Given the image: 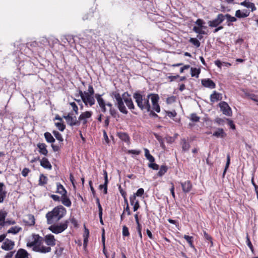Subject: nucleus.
<instances>
[{
  "label": "nucleus",
  "instance_id": "1",
  "mask_svg": "<svg viewBox=\"0 0 258 258\" xmlns=\"http://www.w3.org/2000/svg\"><path fill=\"white\" fill-rule=\"evenodd\" d=\"M66 213V209L62 206L59 205L46 213L47 223L51 225L48 227V229L52 233L57 234L62 232L68 228L69 223L68 220L55 224L65 216Z\"/></svg>",
  "mask_w": 258,
  "mask_h": 258
},
{
  "label": "nucleus",
  "instance_id": "2",
  "mask_svg": "<svg viewBox=\"0 0 258 258\" xmlns=\"http://www.w3.org/2000/svg\"><path fill=\"white\" fill-rule=\"evenodd\" d=\"M152 94L148 95L147 98H144L143 95L139 92H136L133 94V98L137 104L138 106L142 110H146L147 112L150 111V104L149 99Z\"/></svg>",
  "mask_w": 258,
  "mask_h": 258
},
{
  "label": "nucleus",
  "instance_id": "3",
  "mask_svg": "<svg viewBox=\"0 0 258 258\" xmlns=\"http://www.w3.org/2000/svg\"><path fill=\"white\" fill-rule=\"evenodd\" d=\"M112 96L116 100L115 105L117 106L119 110L123 114H127L128 111L124 104L123 97H122L117 92H112Z\"/></svg>",
  "mask_w": 258,
  "mask_h": 258
},
{
  "label": "nucleus",
  "instance_id": "4",
  "mask_svg": "<svg viewBox=\"0 0 258 258\" xmlns=\"http://www.w3.org/2000/svg\"><path fill=\"white\" fill-rule=\"evenodd\" d=\"M28 247H33V250L36 252L41 253H47L51 251V248L49 246L44 245H36L33 241L27 243Z\"/></svg>",
  "mask_w": 258,
  "mask_h": 258
},
{
  "label": "nucleus",
  "instance_id": "5",
  "mask_svg": "<svg viewBox=\"0 0 258 258\" xmlns=\"http://www.w3.org/2000/svg\"><path fill=\"white\" fill-rule=\"evenodd\" d=\"M63 118L66 119L68 124L71 126L80 125V120H77L76 116H73V114L72 113H69L67 115H63Z\"/></svg>",
  "mask_w": 258,
  "mask_h": 258
},
{
  "label": "nucleus",
  "instance_id": "6",
  "mask_svg": "<svg viewBox=\"0 0 258 258\" xmlns=\"http://www.w3.org/2000/svg\"><path fill=\"white\" fill-rule=\"evenodd\" d=\"M224 21V15L219 14L215 19L208 22V25L210 27H217Z\"/></svg>",
  "mask_w": 258,
  "mask_h": 258
},
{
  "label": "nucleus",
  "instance_id": "7",
  "mask_svg": "<svg viewBox=\"0 0 258 258\" xmlns=\"http://www.w3.org/2000/svg\"><path fill=\"white\" fill-rule=\"evenodd\" d=\"M219 106L221 111L224 115L228 116H231L232 110L227 103L225 101H222L219 104Z\"/></svg>",
  "mask_w": 258,
  "mask_h": 258
},
{
  "label": "nucleus",
  "instance_id": "8",
  "mask_svg": "<svg viewBox=\"0 0 258 258\" xmlns=\"http://www.w3.org/2000/svg\"><path fill=\"white\" fill-rule=\"evenodd\" d=\"M159 97L158 95L152 94L151 96V100L152 103L153 109L157 112L160 111V107L158 104Z\"/></svg>",
  "mask_w": 258,
  "mask_h": 258
},
{
  "label": "nucleus",
  "instance_id": "9",
  "mask_svg": "<svg viewBox=\"0 0 258 258\" xmlns=\"http://www.w3.org/2000/svg\"><path fill=\"white\" fill-rule=\"evenodd\" d=\"M43 242L51 248V246H53L55 245L56 239L54 238V235L51 234H49L43 237Z\"/></svg>",
  "mask_w": 258,
  "mask_h": 258
},
{
  "label": "nucleus",
  "instance_id": "10",
  "mask_svg": "<svg viewBox=\"0 0 258 258\" xmlns=\"http://www.w3.org/2000/svg\"><path fill=\"white\" fill-rule=\"evenodd\" d=\"M82 100L86 105L89 104L91 106L94 105L95 102L94 96L88 94V93L85 94Z\"/></svg>",
  "mask_w": 258,
  "mask_h": 258
},
{
  "label": "nucleus",
  "instance_id": "11",
  "mask_svg": "<svg viewBox=\"0 0 258 258\" xmlns=\"http://www.w3.org/2000/svg\"><path fill=\"white\" fill-rule=\"evenodd\" d=\"M15 245L14 241L9 239H6L4 242H3L1 248L5 250H11L13 249Z\"/></svg>",
  "mask_w": 258,
  "mask_h": 258
},
{
  "label": "nucleus",
  "instance_id": "12",
  "mask_svg": "<svg viewBox=\"0 0 258 258\" xmlns=\"http://www.w3.org/2000/svg\"><path fill=\"white\" fill-rule=\"evenodd\" d=\"M130 97V95L127 92H125L122 95V97L124 102L128 109L132 110L135 109V106L132 99L130 97H126L125 96Z\"/></svg>",
  "mask_w": 258,
  "mask_h": 258
},
{
  "label": "nucleus",
  "instance_id": "13",
  "mask_svg": "<svg viewBox=\"0 0 258 258\" xmlns=\"http://www.w3.org/2000/svg\"><path fill=\"white\" fill-rule=\"evenodd\" d=\"M23 222L26 225L29 226H33L35 223L34 216L32 214H28L25 216Z\"/></svg>",
  "mask_w": 258,
  "mask_h": 258
},
{
  "label": "nucleus",
  "instance_id": "14",
  "mask_svg": "<svg viewBox=\"0 0 258 258\" xmlns=\"http://www.w3.org/2000/svg\"><path fill=\"white\" fill-rule=\"evenodd\" d=\"M92 114V112L91 111L83 112L79 116L78 120H80V123L82 122L83 124L85 125L87 122V119L91 117Z\"/></svg>",
  "mask_w": 258,
  "mask_h": 258
},
{
  "label": "nucleus",
  "instance_id": "15",
  "mask_svg": "<svg viewBox=\"0 0 258 258\" xmlns=\"http://www.w3.org/2000/svg\"><path fill=\"white\" fill-rule=\"evenodd\" d=\"M202 85L206 88L214 89L216 87L215 83L210 79H204L201 81Z\"/></svg>",
  "mask_w": 258,
  "mask_h": 258
},
{
  "label": "nucleus",
  "instance_id": "16",
  "mask_svg": "<svg viewBox=\"0 0 258 258\" xmlns=\"http://www.w3.org/2000/svg\"><path fill=\"white\" fill-rule=\"evenodd\" d=\"M182 190L184 192L187 193L190 191L192 188V184L189 180L180 183Z\"/></svg>",
  "mask_w": 258,
  "mask_h": 258
},
{
  "label": "nucleus",
  "instance_id": "17",
  "mask_svg": "<svg viewBox=\"0 0 258 258\" xmlns=\"http://www.w3.org/2000/svg\"><path fill=\"white\" fill-rule=\"evenodd\" d=\"M37 146L39 149V152L40 154L47 156L48 154V150L46 149V145L44 143H39Z\"/></svg>",
  "mask_w": 258,
  "mask_h": 258
},
{
  "label": "nucleus",
  "instance_id": "18",
  "mask_svg": "<svg viewBox=\"0 0 258 258\" xmlns=\"http://www.w3.org/2000/svg\"><path fill=\"white\" fill-rule=\"evenodd\" d=\"M15 258H28V253L26 250L20 248L17 251Z\"/></svg>",
  "mask_w": 258,
  "mask_h": 258
},
{
  "label": "nucleus",
  "instance_id": "19",
  "mask_svg": "<svg viewBox=\"0 0 258 258\" xmlns=\"http://www.w3.org/2000/svg\"><path fill=\"white\" fill-rule=\"evenodd\" d=\"M222 99V94L214 91L210 96V100L212 102H215Z\"/></svg>",
  "mask_w": 258,
  "mask_h": 258
},
{
  "label": "nucleus",
  "instance_id": "20",
  "mask_svg": "<svg viewBox=\"0 0 258 258\" xmlns=\"http://www.w3.org/2000/svg\"><path fill=\"white\" fill-rule=\"evenodd\" d=\"M7 214L8 213L6 211L3 210H0V229L2 227L5 226V219Z\"/></svg>",
  "mask_w": 258,
  "mask_h": 258
},
{
  "label": "nucleus",
  "instance_id": "21",
  "mask_svg": "<svg viewBox=\"0 0 258 258\" xmlns=\"http://www.w3.org/2000/svg\"><path fill=\"white\" fill-rule=\"evenodd\" d=\"M33 241L36 245H42L41 244L43 242L44 238L40 236L38 234H33L32 235Z\"/></svg>",
  "mask_w": 258,
  "mask_h": 258
},
{
  "label": "nucleus",
  "instance_id": "22",
  "mask_svg": "<svg viewBox=\"0 0 258 258\" xmlns=\"http://www.w3.org/2000/svg\"><path fill=\"white\" fill-rule=\"evenodd\" d=\"M117 136L121 141L127 144H129L130 138L127 134L123 132H119L118 133Z\"/></svg>",
  "mask_w": 258,
  "mask_h": 258
},
{
  "label": "nucleus",
  "instance_id": "23",
  "mask_svg": "<svg viewBox=\"0 0 258 258\" xmlns=\"http://www.w3.org/2000/svg\"><path fill=\"white\" fill-rule=\"evenodd\" d=\"M40 165L41 166H42L43 168L46 169H51V165L50 162H49L48 160L45 158L43 157L42 158V159L40 161Z\"/></svg>",
  "mask_w": 258,
  "mask_h": 258
},
{
  "label": "nucleus",
  "instance_id": "24",
  "mask_svg": "<svg viewBox=\"0 0 258 258\" xmlns=\"http://www.w3.org/2000/svg\"><path fill=\"white\" fill-rule=\"evenodd\" d=\"M60 201L62 204L66 207H69L71 206L72 202L67 194L61 196Z\"/></svg>",
  "mask_w": 258,
  "mask_h": 258
},
{
  "label": "nucleus",
  "instance_id": "25",
  "mask_svg": "<svg viewBox=\"0 0 258 258\" xmlns=\"http://www.w3.org/2000/svg\"><path fill=\"white\" fill-rule=\"evenodd\" d=\"M56 187L57 189L56 192L57 193L60 194L61 196L66 195L67 194V191L66 189L60 183H56Z\"/></svg>",
  "mask_w": 258,
  "mask_h": 258
},
{
  "label": "nucleus",
  "instance_id": "26",
  "mask_svg": "<svg viewBox=\"0 0 258 258\" xmlns=\"http://www.w3.org/2000/svg\"><path fill=\"white\" fill-rule=\"evenodd\" d=\"M213 136L217 138H223L226 136L223 128H218L217 130L213 133Z\"/></svg>",
  "mask_w": 258,
  "mask_h": 258
},
{
  "label": "nucleus",
  "instance_id": "27",
  "mask_svg": "<svg viewBox=\"0 0 258 258\" xmlns=\"http://www.w3.org/2000/svg\"><path fill=\"white\" fill-rule=\"evenodd\" d=\"M224 20L225 19H227V25L228 26H230L231 25H232V24H231V22H234L236 21V20H237V19L235 17H232L228 14L224 15Z\"/></svg>",
  "mask_w": 258,
  "mask_h": 258
},
{
  "label": "nucleus",
  "instance_id": "28",
  "mask_svg": "<svg viewBox=\"0 0 258 258\" xmlns=\"http://www.w3.org/2000/svg\"><path fill=\"white\" fill-rule=\"evenodd\" d=\"M7 191L5 190V186L4 183L0 182V199L4 200L6 197Z\"/></svg>",
  "mask_w": 258,
  "mask_h": 258
},
{
  "label": "nucleus",
  "instance_id": "29",
  "mask_svg": "<svg viewBox=\"0 0 258 258\" xmlns=\"http://www.w3.org/2000/svg\"><path fill=\"white\" fill-rule=\"evenodd\" d=\"M181 145L182 147V151H187L190 148V145L188 142L186 141L185 139H182L181 140Z\"/></svg>",
  "mask_w": 258,
  "mask_h": 258
},
{
  "label": "nucleus",
  "instance_id": "30",
  "mask_svg": "<svg viewBox=\"0 0 258 258\" xmlns=\"http://www.w3.org/2000/svg\"><path fill=\"white\" fill-rule=\"evenodd\" d=\"M45 139L48 143H53L55 142V139L49 132H46L44 134Z\"/></svg>",
  "mask_w": 258,
  "mask_h": 258
},
{
  "label": "nucleus",
  "instance_id": "31",
  "mask_svg": "<svg viewBox=\"0 0 258 258\" xmlns=\"http://www.w3.org/2000/svg\"><path fill=\"white\" fill-rule=\"evenodd\" d=\"M145 151V156L147 160H148L150 163L151 162H154L155 161V158L154 157L151 155L150 153V152L148 149L145 148L144 149Z\"/></svg>",
  "mask_w": 258,
  "mask_h": 258
},
{
  "label": "nucleus",
  "instance_id": "32",
  "mask_svg": "<svg viewBox=\"0 0 258 258\" xmlns=\"http://www.w3.org/2000/svg\"><path fill=\"white\" fill-rule=\"evenodd\" d=\"M22 230V228L18 226H16L14 227H12L10 228L8 231V233H12L13 234H15L19 232Z\"/></svg>",
  "mask_w": 258,
  "mask_h": 258
},
{
  "label": "nucleus",
  "instance_id": "33",
  "mask_svg": "<svg viewBox=\"0 0 258 258\" xmlns=\"http://www.w3.org/2000/svg\"><path fill=\"white\" fill-rule=\"evenodd\" d=\"M89 235V230L88 229H87L86 228V227L85 226V231H84V236H84L83 245H84V247H86L87 246V243L88 241Z\"/></svg>",
  "mask_w": 258,
  "mask_h": 258
},
{
  "label": "nucleus",
  "instance_id": "34",
  "mask_svg": "<svg viewBox=\"0 0 258 258\" xmlns=\"http://www.w3.org/2000/svg\"><path fill=\"white\" fill-rule=\"evenodd\" d=\"M48 178L44 174H41L40 175L39 179V185L42 186L46 184L47 182Z\"/></svg>",
  "mask_w": 258,
  "mask_h": 258
},
{
  "label": "nucleus",
  "instance_id": "35",
  "mask_svg": "<svg viewBox=\"0 0 258 258\" xmlns=\"http://www.w3.org/2000/svg\"><path fill=\"white\" fill-rule=\"evenodd\" d=\"M200 73V70L197 69V68H191L190 74L192 77H196V78L199 77V75Z\"/></svg>",
  "mask_w": 258,
  "mask_h": 258
},
{
  "label": "nucleus",
  "instance_id": "36",
  "mask_svg": "<svg viewBox=\"0 0 258 258\" xmlns=\"http://www.w3.org/2000/svg\"><path fill=\"white\" fill-rule=\"evenodd\" d=\"M95 97L97 99L99 106L105 104L104 99L101 97V95L99 94H96Z\"/></svg>",
  "mask_w": 258,
  "mask_h": 258
},
{
  "label": "nucleus",
  "instance_id": "37",
  "mask_svg": "<svg viewBox=\"0 0 258 258\" xmlns=\"http://www.w3.org/2000/svg\"><path fill=\"white\" fill-rule=\"evenodd\" d=\"M183 238L186 240V241L189 244V246L192 247L194 248V246L193 245V237L189 236L188 235H184L183 236Z\"/></svg>",
  "mask_w": 258,
  "mask_h": 258
},
{
  "label": "nucleus",
  "instance_id": "38",
  "mask_svg": "<svg viewBox=\"0 0 258 258\" xmlns=\"http://www.w3.org/2000/svg\"><path fill=\"white\" fill-rule=\"evenodd\" d=\"M167 171V167L165 165H162L160 168L159 171L158 172V175L159 176H163Z\"/></svg>",
  "mask_w": 258,
  "mask_h": 258
},
{
  "label": "nucleus",
  "instance_id": "39",
  "mask_svg": "<svg viewBox=\"0 0 258 258\" xmlns=\"http://www.w3.org/2000/svg\"><path fill=\"white\" fill-rule=\"evenodd\" d=\"M53 134L55 137V138L58 140L60 142H62L63 141V139L61 135L56 131H53Z\"/></svg>",
  "mask_w": 258,
  "mask_h": 258
},
{
  "label": "nucleus",
  "instance_id": "40",
  "mask_svg": "<svg viewBox=\"0 0 258 258\" xmlns=\"http://www.w3.org/2000/svg\"><path fill=\"white\" fill-rule=\"evenodd\" d=\"M189 42L191 43L194 45H195L196 47H199L200 46V41L195 38H190L189 39Z\"/></svg>",
  "mask_w": 258,
  "mask_h": 258
},
{
  "label": "nucleus",
  "instance_id": "41",
  "mask_svg": "<svg viewBox=\"0 0 258 258\" xmlns=\"http://www.w3.org/2000/svg\"><path fill=\"white\" fill-rule=\"evenodd\" d=\"M109 112L111 115L114 118L119 117V115L117 110L114 107L109 109Z\"/></svg>",
  "mask_w": 258,
  "mask_h": 258
},
{
  "label": "nucleus",
  "instance_id": "42",
  "mask_svg": "<svg viewBox=\"0 0 258 258\" xmlns=\"http://www.w3.org/2000/svg\"><path fill=\"white\" fill-rule=\"evenodd\" d=\"M55 125L61 132L63 131L66 128V125L62 122H56Z\"/></svg>",
  "mask_w": 258,
  "mask_h": 258
},
{
  "label": "nucleus",
  "instance_id": "43",
  "mask_svg": "<svg viewBox=\"0 0 258 258\" xmlns=\"http://www.w3.org/2000/svg\"><path fill=\"white\" fill-rule=\"evenodd\" d=\"M235 15V17L238 18H242L246 17V15L243 14L242 11H241L240 10H238L236 11Z\"/></svg>",
  "mask_w": 258,
  "mask_h": 258
},
{
  "label": "nucleus",
  "instance_id": "44",
  "mask_svg": "<svg viewBox=\"0 0 258 258\" xmlns=\"http://www.w3.org/2000/svg\"><path fill=\"white\" fill-rule=\"evenodd\" d=\"M51 146L53 151L56 152V151H59V150L60 149V148L62 147V144L59 143L57 145H54V144H52Z\"/></svg>",
  "mask_w": 258,
  "mask_h": 258
},
{
  "label": "nucleus",
  "instance_id": "45",
  "mask_svg": "<svg viewBox=\"0 0 258 258\" xmlns=\"http://www.w3.org/2000/svg\"><path fill=\"white\" fill-rule=\"evenodd\" d=\"M193 31L195 32L198 33L199 34H206L205 31L202 30L200 28L196 27V26L194 27Z\"/></svg>",
  "mask_w": 258,
  "mask_h": 258
},
{
  "label": "nucleus",
  "instance_id": "46",
  "mask_svg": "<svg viewBox=\"0 0 258 258\" xmlns=\"http://www.w3.org/2000/svg\"><path fill=\"white\" fill-rule=\"evenodd\" d=\"M122 235L123 236H128L130 235L128 229L125 225L122 227Z\"/></svg>",
  "mask_w": 258,
  "mask_h": 258
},
{
  "label": "nucleus",
  "instance_id": "47",
  "mask_svg": "<svg viewBox=\"0 0 258 258\" xmlns=\"http://www.w3.org/2000/svg\"><path fill=\"white\" fill-rule=\"evenodd\" d=\"M148 166L153 170L159 169V165L154 162H151L148 164Z\"/></svg>",
  "mask_w": 258,
  "mask_h": 258
},
{
  "label": "nucleus",
  "instance_id": "48",
  "mask_svg": "<svg viewBox=\"0 0 258 258\" xmlns=\"http://www.w3.org/2000/svg\"><path fill=\"white\" fill-rule=\"evenodd\" d=\"M230 156H229V155H227V162H226V165H225V169H224V172H223V175H224V174L226 172L227 169L229 167V164H230Z\"/></svg>",
  "mask_w": 258,
  "mask_h": 258
},
{
  "label": "nucleus",
  "instance_id": "49",
  "mask_svg": "<svg viewBox=\"0 0 258 258\" xmlns=\"http://www.w3.org/2000/svg\"><path fill=\"white\" fill-rule=\"evenodd\" d=\"M175 97L172 96L169 97L166 99V102L167 104H171L175 101Z\"/></svg>",
  "mask_w": 258,
  "mask_h": 258
},
{
  "label": "nucleus",
  "instance_id": "50",
  "mask_svg": "<svg viewBox=\"0 0 258 258\" xmlns=\"http://www.w3.org/2000/svg\"><path fill=\"white\" fill-rule=\"evenodd\" d=\"M70 105H71L72 107L73 108V110L75 112V113L76 114H78V107L76 104L75 102H71L70 103Z\"/></svg>",
  "mask_w": 258,
  "mask_h": 258
},
{
  "label": "nucleus",
  "instance_id": "51",
  "mask_svg": "<svg viewBox=\"0 0 258 258\" xmlns=\"http://www.w3.org/2000/svg\"><path fill=\"white\" fill-rule=\"evenodd\" d=\"M191 120L194 122H198L199 121L200 117L197 115L196 113H192L191 114Z\"/></svg>",
  "mask_w": 258,
  "mask_h": 258
},
{
  "label": "nucleus",
  "instance_id": "52",
  "mask_svg": "<svg viewBox=\"0 0 258 258\" xmlns=\"http://www.w3.org/2000/svg\"><path fill=\"white\" fill-rule=\"evenodd\" d=\"M30 172V170L28 168H24L22 171V175L24 177H26L29 173Z\"/></svg>",
  "mask_w": 258,
  "mask_h": 258
},
{
  "label": "nucleus",
  "instance_id": "53",
  "mask_svg": "<svg viewBox=\"0 0 258 258\" xmlns=\"http://www.w3.org/2000/svg\"><path fill=\"white\" fill-rule=\"evenodd\" d=\"M144 193V190L142 188H139L136 194H134V195H136V197H141Z\"/></svg>",
  "mask_w": 258,
  "mask_h": 258
},
{
  "label": "nucleus",
  "instance_id": "54",
  "mask_svg": "<svg viewBox=\"0 0 258 258\" xmlns=\"http://www.w3.org/2000/svg\"><path fill=\"white\" fill-rule=\"evenodd\" d=\"M85 93H88V94L92 95L94 96V90L92 85H90L88 87V92H86Z\"/></svg>",
  "mask_w": 258,
  "mask_h": 258
},
{
  "label": "nucleus",
  "instance_id": "55",
  "mask_svg": "<svg viewBox=\"0 0 258 258\" xmlns=\"http://www.w3.org/2000/svg\"><path fill=\"white\" fill-rule=\"evenodd\" d=\"M166 114L170 118H173L176 116L177 114L175 110H173L172 111H166Z\"/></svg>",
  "mask_w": 258,
  "mask_h": 258
},
{
  "label": "nucleus",
  "instance_id": "56",
  "mask_svg": "<svg viewBox=\"0 0 258 258\" xmlns=\"http://www.w3.org/2000/svg\"><path fill=\"white\" fill-rule=\"evenodd\" d=\"M196 24L198 25L200 27L202 28L203 27V24H205V22L204 21L201 19H198L196 22Z\"/></svg>",
  "mask_w": 258,
  "mask_h": 258
},
{
  "label": "nucleus",
  "instance_id": "57",
  "mask_svg": "<svg viewBox=\"0 0 258 258\" xmlns=\"http://www.w3.org/2000/svg\"><path fill=\"white\" fill-rule=\"evenodd\" d=\"M204 235L205 238L207 240L210 241L211 243V245H212L213 242L212 241V237H211V236L209 235L206 231H204Z\"/></svg>",
  "mask_w": 258,
  "mask_h": 258
},
{
  "label": "nucleus",
  "instance_id": "58",
  "mask_svg": "<svg viewBox=\"0 0 258 258\" xmlns=\"http://www.w3.org/2000/svg\"><path fill=\"white\" fill-rule=\"evenodd\" d=\"M247 9H250L251 12H253L256 9L254 4L251 2L249 3V5H248Z\"/></svg>",
  "mask_w": 258,
  "mask_h": 258
},
{
  "label": "nucleus",
  "instance_id": "59",
  "mask_svg": "<svg viewBox=\"0 0 258 258\" xmlns=\"http://www.w3.org/2000/svg\"><path fill=\"white\" fill-rule=\"evenodd\" d=\"M130 200L131 205H134V204L135 203L136 201H137L136 200V195H132L130 197Z\"/></svg>",
  "mask_w": 258,
  "mask_h": 258
},
{
  "label": "nucleus",
  "instance_id": "60",
  "mask_svg": "<svg viewBox=\"0 0 258 258\" xmlns=\"http://www.w3.org/2000/svg\"><path fill=\"white\" fill-rule=\"evenodd\" d=\"M215 121L219 125H223L224 122V120L221 118L217 117L215 119Z\"/></svg>",
  "mask_w": 258,
  "mask_h": 258
},
{
  "label": "nucleus",
  "instance_id": "61",
  "mask_svg": "<svg viewBox=\"0 0 258 258\" xmlns=\"http://www.w3.org/2000/svg\"><path fill=\"white\" fill-rule=\"evenodd\" d=\"M50 197L54 201L57 202H59L60 201L61 198H60L58 196L55 195H51Z\"/></svg>",
  "mask_w": 258,
  "mask_h": 258
},
{
  "label": "nucleus",
  "instance_id": "62",
  "mask_svg": "<svg viewBox=\"0 0 258 258\" xmlns=\"http://www.w3.org/2000/svg\"><path fill=\"white\" fill-rule=\"evenodd\" d=\"M16 223V222L14 220H8L7 219L6 221H5V226L7 225H14Z\"/></svg>",
  "mask_w": 258,
  "mask_h": 258
},
{
  "label": "nucleus",
  "instance_id": "63",
  "mask_svg": "<svg viewBox=\"0 0 258 258\" xmlns=\"http://www.w3.org/2000/svg\"><path fill=\"white\" fill-rule=\"evenodd\" d=\"M128 154H133L136 155H139L140 154L141 152L139 150H130L127 151Z\"/></svg>",
  "mask_w": 258,
  "mask_h": 258
},
{
  "label": "nucleus",
  "instance_id": "64",
  "mask_svg": "<svg viewBox=\"0 0 258 258\" xmlns=\"http://www.w3.org/2000/svg\"><path fill=\"white\" fill-rule=\"evenodd\" d=\"M15 251H10L6 254L5 256V258H12L14 255Z\"/></svg>",
  "mask_w": 258,
  "mask_h": 258
}]
</instances>
